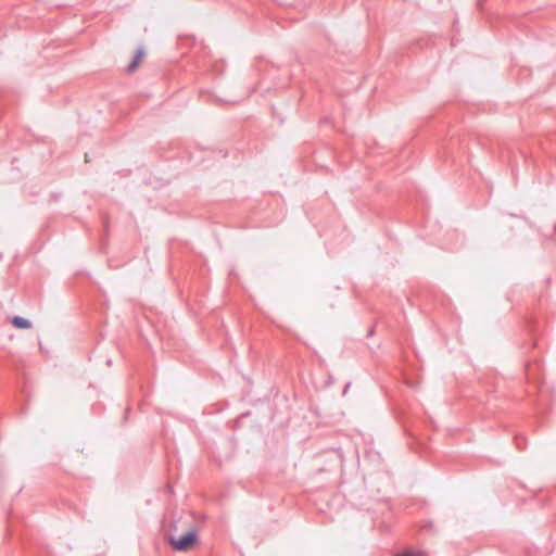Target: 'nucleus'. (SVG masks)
<instances>
[{
    "label": "nucleus",
    "instance_id": "f257e3e1",
    "mask_svg": "<svg viewBox=\"0 0 556 556\" xmlns=\"http://www.w3.org/2000/svg\"><path fill=\"white\" fill-rule=\"evenodd\" d=\"M197 542V535L194 532L190 531L179 538H169V544L176 549L180 552L189 551L194 543Z\"/></svg>",
    "mask_w": 556,
    "mask_h": 556
},
{
    "label": "nucleus",
    "instance_id": "f03ea898",
    "mask_svg": "<svg viewBox=\"0 0 556 556\" xmlns=\"http://www.w3.org/2000/svg\"><path fill=\"white\" fill-rule=\"evenodd\" d=\"M11 323L15 328L20 329H29L31 327V323L21 316H14Z\"/></svg>",
    "mask_w": 556,
    "mask_h": 556
},
{
    "label": "nucleus",
    "instance_id": "7ed1b4c3",
    "mask_svg": "<svg viewBox=\"0 0 556 556\" xmlns=\"http://www.w3.org/2000/svg\"><path fill=\"white\" fill-rule=\"evenodd\" d=\"M142 56H143V50L142 49H138L136 51V54H135L131 63L127 67V72L128 73H132L137 68V66L140 63Z\"/></svg>",
    "mask_w": 556,
    "mask_h": 556
},
{
    "label": "nucleus",
    "instance_id": "20e7f679",
    "mask_svg": "<svg viewBox=\"0 0 556 556\" xmlns=\"http://www.w3.org/2000/svg\"><path fill=\"white\" fill-rule=\"evenodd\" d=\"M394 556H417V555L415 553H412V552H406V553L397 554V555H394Z\"/></svg>",
    "mask_w": 556,
    "mask_h": 556
},
{
    "label": "nucleus",
    "instance_id": "39448f33",
    "mask_svg": "<svg viewBox=\"0 0 556 556\" xmlns=\"http://www.w3.org/2000/svg\"><path fill=\"white\" fill-rule=\"evenodd\" d=\"M349 387H350V383H348V384L345 386V388H344V390H343V394H345V393H346V391H349Z\"/></svg>",
    "mask_w": 556,
    "mask_h": 556
},
{
    "label": "nucleus",
    "instance_id": "423d86ee",
    "mask_svg": "<svg viewBox=\"0 0 556 556\" xmlns=\"http://www.w3.org/2000/svg\"><path fill=\"white\" fill-rule=\"evenodd\" d=\"M517 446L518 448H522V446L520 445V443L517 441Z\"/></svg>",
    "mask_w": 556,
    "mask_h": 556
}]
</instances>
